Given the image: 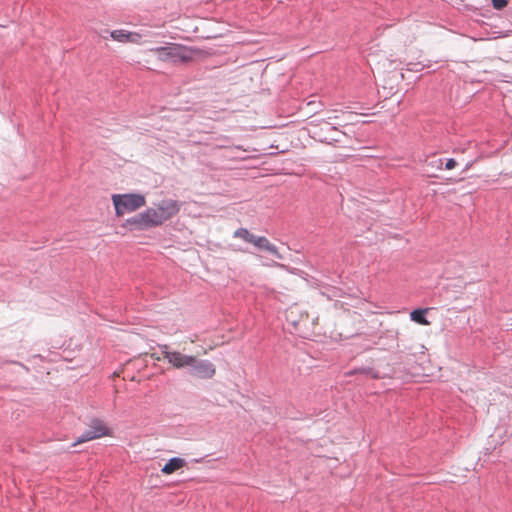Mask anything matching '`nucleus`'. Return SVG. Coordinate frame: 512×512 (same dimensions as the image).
<instances>
[{
  "instance_id": "1",
  "label": "nucleus",
  "mask_w": 512,
  "mask_h": 512,
  "mask_svg": "<svg viewBox=\"0 0 512 512\" xmlns=\"http://www.w3.org/2000/svg\"><path fill=\"white\" fill-rule=\"evenodd\" d=\"M157 55L162 62L186 64L192 61L195 50L179 43H167L165 46L153 47L149 50Z\"/></svg>"
},
{
  "instance_id": "2",
  "label": "nucleus",
  "mask_w": 512,
  "mask_h": 512,
  "mask_svg": "<svg viewBox=\"0 0 512 512\" xmlns=\"http://www.w3.org/2000/svg\"><path fill=\"white\" fill-rule=\"evenodd\" d=\"M115 214L120 217L132 213L146 205V198L140 193H125L112 195Z\"/></svg>"
},
{
  "instance_id": "3",
  "label": "nucleus",
  "mask_w": 512,
  "mask_h": 512,
  "mask_svg": "<svg viewBox=\"0 0 512 512\" xmlns=\"http://www.w3.org/2000/svg\"><path fill=\"white\" fill-rule=\"evenodd\" d=\"M181 202L174 199H163L154 207L148 208L155 226H160L177 215L181 209Z\"/></svg>"
},
{
  "instance_id": "4",
  "label": "nucleus",
  "mask_w": 512,
  "mask_h": 512,
  "mask_svg": "<svg viewBox=\"0 0 512 512\" xmlns=\"http://www.w3.org/2000/svg\"><path fill=\"white\" fill-rule=\"evenodd\" d=\"M159 349L164 357L176 369L190 368L191 362L194 361L193 355H186L179 351H172L166 344L159 345Z\"/></svg>"
},
{
  "instance_id": "5",
  "label": "nucleus",
  "mask_w": 512,
  "mask_h": 512,
  "mask_svg": "<svg viewBox=\"0 0 512 512\" xmlns=\"http://www.w3.org/2000/svg\"><path fill=\"white\" fill-rule=\"evenodd\" d=\"M216 373L215 365L206 359H199L194 356L191 362L189 374L200 379H211Z\"/></svg>"
},
{
  "instance_id": "6",
  "label": "nucleus",
  "mask_w": 512,
  "mask_h": 512,
  "mask_svg": "<svg viewBox=\"0 0 512 512\" xmlns=\"http://www.w3.org/2000/svg\"><path fill=\"white\" fill-rule=\"evenodd\" d=\"M123 226L140 231L156 227L148 209L128 218Z\"/></svg>"
},
{
  "instance_id": "7",
  "label": "nucleus",
  "mask_w": 512,
  "mask_h": 512,
  "mask_svg": "<svg viewBox=\"0 0 512 512\" xmlns=\"http://www.w3.org/2000/svg\"><path fill=\"white\" fill-rule=\"evenodd\" d=\"M110 36L113 40L122 43H136L139 44L142 39V35L137 32H129L124 29L113 30L110 32Z\"/></svg>"
},
{
  "instance_id": "8",
  "label": "nucleus",
  "mask_w": 512,
  "mask_h": 512,
  "mask_svg": "<svg viewBox=\"0 0 512 512\" xmlns=\"http://www.w3.org/2000/svg\"><path fill=\"white\" fill-rule=\"evenodd\" d=\"M256 248L260 250H266L272 255H274L277 259H282V255L279 253L277 247L273 245L266 237L255 235L253 243Z\"/></svg>"
},
{
  "instance_id": "9",
  "label": "nucleus",
  "mask_w": 512,
  "mask_h": 512,
  "mask_svg": "<svg viewBox=\"0 0 512 512\" xmlns=\"http://www.w3.org/2000/svg\"><path fill=\"white\" fill-rule=\"evenodd\" d=\"M89 428L91 429V431H93V435H95L96 439L110 435L109 429L100 419H92Z\"/></svg>"
},
{
  "instance_id": "10",
  "label": "nucleus",
  "mask_w": 512,
  "mask_h": 512,
  "mask_svg": "<svg viewBox=\"0 0 512 512\" xmlns=\"http://www.w3.org/2000/svg\"><path fill=\"white\" fill-rule=\"evenodd\" d=\"M185 464L186 461L183 458L173 457L169 459L168 462L162 467L161 472L169 475L182 468Z\"/></svg>"
},
{
  "instance_id": "11",
  "label": "nucleus",
  "mask_w": 512,
  "mask_h": 512,
  "mask_svg": "<svg viewBox=\"0 0 512 512\" xmlns=\"http://www.w3.org/2000/svg\"><path fill=\"white\" fill-rule=\"evenodd\" d=\"M426 313L427 309H415L410 313V318L418 324L429 325L430 322L425 317Z\"/></svg>"
},
{
  "instance_id": "12",
  "label": "nucleus",
  "mask_w": 512,
  "mask_h": 512,
  "mask_svg": "<svg viewBox=\"0 0 512 512\" xmlns=\"http://www.w3.org/2000/svg\"><path fill=\"white\" fill-rule=\"evenodd\" d=\"M233 237L234 238H240L242 240H244L245 242L247 243H253V240H254V237L255 235L253 233H251L248 229L246 228H239L237 229L234 234H233Z\"/></svg>"
},
{
  "instance_id": "13",
  "label": "nucleus",
  "mask_w": 512,
  "mask_h": 512,
  "mask_svg": "<svg viewBox=\"0 0 512 512\" xmlns=\"http://www.w3.org/2000/svg\"><path fill=\"white\" fill-rule=\"evenodd\" d=\"M96 439L95 438V435H93V431H91L90 428H88L82 435H80L76 441L73 443V446H77L78 444H81V443H84V442H87V441H90V440H94Z\"/></svg>"
},
{
  "instance_id": "14",
  "label": "nucleus",
  "mask_w": 512,
  "mask_h": 512,
  "mask_svg": "<svg viewBox=\"0 0 512 512\" xmlns=\"http://www.w3.org/2000/svg\"><path fill=\"white\" fill-rule=\"evenodd\" d=\"M508 4V0H492L493 8L496 10H501L506 7Z\"/></svg>"
},
{
  "instance_id": "15",
  "label": "nucleus",
  "mask_w": 512,
  "mask_h": 512,
  "mask_svg": "<svg viewBox=\"0 0 512 512\" xmlns=\"http://www.w3.org/2000/svg\"><path fill=\"white\" fill-rule=\"evenodd\" d=\"M426 165L431 166L432 168H435V169H442L443 161H442V159H435V160L429 161Z\"/></svg>"
},
{
  "instance_id": "16",
  "label": "nucleus",
  "mask_w": 512,
  "mask_h": 512,
  "mask_svg": "<svg viewBox=\"0 0 512 512\" xmlns=\"http://www.w3.org/2000/svg\"><path fill=\"white\" fill-rule=\"evenodd\" d=\"M456 165H457V162L455 161V159L450 158V159H448V160H447V162L445 163V168H446L447 170H451V169L455 168V167H456Z\"/></svg>"
},
{
  "instance_id": "17",
  "label": "nucleus",
  "mask_w": 512,
  "mask_h": 512,
  "mask_svg": "<svg viewBox=\"0 0 512 512\" xmlns=\"http://www.w3.org/2000/svg\"><path fill=\"white\" fill-rule=\"evenodd\" d=\"M364 373H366L367 375H369L370 377L372 378H378V374L375 373L372 369H363L362 370Z\"/></svg>"
}]
</instances>
